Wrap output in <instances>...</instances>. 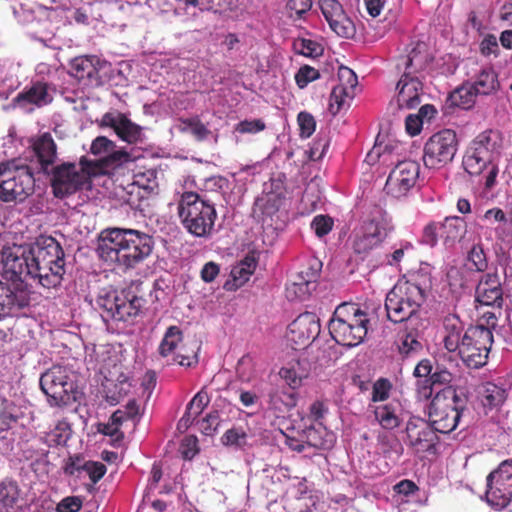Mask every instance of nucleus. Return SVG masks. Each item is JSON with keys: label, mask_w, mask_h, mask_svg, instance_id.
I'll list each match as a JSON object with an SVG mask.
<instances>
[{"label": "nucleus", "mask_w": 512, "mask_h": 512, "mask_svg": "<svg viewBox=\"0 0 512 512\" xmlns=\"http://www.w3.org/2000/svg\"><path fill=\"white\" fill-rule=\"evenodd\" d=\"M82 499L78 496H67L56 506L57 512H78L82 508Z\"/></svg>", "instance_id": "obj_64"}, {"label": "nucleus", "mask_w": 512, "mask_h": 512, "mask_svg": "<svg viewBox=\"0 0 512 512\" xmlns=\"http://www.w3.org/2000/svg\"><path fill=\"white\" fill-rule=\"evenodd\" d=\"M266 124L261 119L243 120L235 125V132L240 134H255L263 131Z\"/></svg>", "instance_id": "obj_61"}, {"label": "nucleus", "mask_w": 512, "mask_h": 512, "mask_svg": "<svg viewBox=\"0 0 512 512\" xmlns=\"http://www.w3.org/2000/svg\"><path fill=\"white\" fill-rule=\"evenodd\" d=\"M0 319L29 305L30 297L24 283L37 281L44 288L58 287L65 274V254L53 237H40L36 242L4 247L1 253Z\"/></svg>", "instance_id": "obj_1"}, {"label": "nucleus", "mask_w": 512, "mask_h": 512, "mask_svg": "<svg viewBox=\"0 0 512 512\" xmlns=\"http://www.w3.org/2000/svg\"><path fill=\"white\" fill-rule=\"evenodd\" d=\"M339 84L336 87H343L345 92L354 97V90L358 84L355 72L345 66H340L338 70Z\"/></svg>", "instance_id": "obj_49"}, {"label": "nucleus", "mask_w": 512, "mask_h": 512, "mask_svg": "<svg viewBox=\"0 0 512 512\" xmlns=\"http://www.w3.org/2000/svg\"><path fill=\"white\" fill-rule=\"evenodd\" d=\"M182 338L183 333L178 326H169L158 347L160 357L167 359V362L169 363V361H171V359L177 354L179 349L178 345L182 341Z\"/></svg>", "instance_id": "obj_32"}, {"label": "nucleus", "mask_w": 512, "mask_h": 512, "mask_svg": "<svg viewBox=\"0 0 512 512\" xmlns=\"http://www.w3.org/2000/svg\"><path fill=\"white\" fill-rule=\"evenodd\" d=\"M256 266V258L253 255H246L238 267L232 271L234 279L241 282L247 281L249 277L254 273Z\"/></svg>", "instance_id": "obj_47"}, {"label": "nucleus", "mask_w": 512, "mask_h": 512, "mask_svg": "<svg viewBox=\"0 0 512 512\" xmlns=\"http://www.w3.org/2000/svg\"><path fill=\"white\" fill-rule=\"evenodd\" d=\"M414 251L415 248L412 243L403 241L400 243L399 248H396L392 253L386 256L387 264L390 266H398L406 256H412Z\"/></svg>", "instance_id": "obj_55"}, {"label": "nucleus", "mask_w": 512, "mask_h": 512, "mask_svg": "<svg viewBox=\"0 0 512 512\" xmlns=\"http://www.w3.org/2000/svg\"><path fill=\"white\" fill-rule=\"evenodd\" d=\"M39 383L51 407L71 406L83 395L77 384L75 373L65 366H52L42 373Z\"/></svg>", "instance_id": "obj_8"}, {"label": "nucleus", "mask_w": 512, "mask_h": 512, "mask_svg": "<svg viewBox=\"0 0 512 512\" xmlns=\"http://www.w3.org/2000/svg\"><path fill=\"white\" fill-rule=\"evenodd\" d=\"M209 402V395L205 388H202L188 403L186 411L188 412V415H192L197 418L203 412L205 407L208 406Z\"/></svg>", "instance_id": "obj_51"}, {"label": "nucleus", "mask_w": 512, "mask_h": 512, "mask_svg": "<svg viewBox=\"0 0 512 512\" xmlns=\"http://www.w3.org/2000/svg\"><path fill=\"white\" fill-rule=\"evenodd\" d=\"M423 83L420 76H411L409 73L401 75L397 83V105L399 109H414L421 100L420 95Z\"/></svg>", "instance_id": "obj_25"}, {"label": "nucleus", "mask_w": 512, "mask_h": 512, "mask_svg": "<svg viewBox=\"0 0 512 512\" xmlns=\"http://www.w3.org/2000/svg\"><path fill=\"white\" fill-rule=\"evenodd\" d=\"M294 78L297 86L300 89H304L305 87L308 86L309 83L319 79L320 73L314 67H311L309 65H303L296 72Z\"/></svg>", "instance_id": "obj_57"}, {"label": "nucleus", "mask_w": 512, "mask_h": 512, "mask_svg": "<svg viewBox=\"0 0 512 512\" xmlns=\"http://www.w3.org/2000/svg\"><path fill=\"white\" fill-rule=\"evenodd\" d=\"M477 94L470 85H463L450 93L448 102L451 106L470 109L475 104Z\"/></svg>", "instance_id": "obj_35"}, {"label": "nucleus", "mask_w": 512, "mask_h": 512, "mask_svg": "<svg viewBox=\"0 0 512 512\" xmlns=\"http://www.w3.org/2000/svg\"><path fill=\"white\" fill-rule=\"evenodd\" d=\"M468 403L462 390L447 386L436 393L429 406V419L433 428L447 434L456 429Z\"/></svg>", "instance_id": "obj_7"}, {"label": "nucleus", "mask_w": 512, "mask_h": 512, "mask_svg": "<svg viewBox=\"0 0 512 512\" xmlns=\"http://www.w3.org/2000/svg\"><path fill=\"white\" fill-rule=\"evenodd\" d=\"M392 389L391 382L386 378H379L372 387L371 401L374 403H384L388 400Z\"/></svg>", "instance_id": "obj_53"}, {"label": "nucleus", "mask_w": 512, "mask_h": 512, "mask_svg": "<svg viewBox=\"0 0 512 512\" xmlns=\"http://www.w3.org/2000/svg\"><path fill=\"white\" fill-rule=\"evenodd\" d=\"M141 286L142 282H133L121 290L102 289L96 298V307L101 311L103 320L132 322L145 303Z\"/></svg>", "instance_id": "obj_4"}, {"label": "nucleus", "mask_w": 512, "mask_h": 512, "mask_svg": "<svg viewBox=\"0 0 512 512\" xmlns=\"http://www.w3.org/2000/svg\"><path fill=\"white\" fill-rule=\"evenodd\" d=\"M37 173L17 160L0 164V200L23 202L34 193Z\"/></svg>", "instance_id": "obj_9"}, {"label": "nucleus", "mask_w": 512, "mask_h": 512, "mask_svg": "<svg viewBox=\"0 0 512 512\" xmlns=\"http://www.w3.org/2000/svg\"><path fill=\"white\" fill-rule=\"evenodd\" d=\"M441 225V238L447 242H455L465 232L466 225L460 217H447Z\"/></svg>", "instance_id": "obj_37"}, {"label": "nucleus", "mask_w": 512, "mask_h": 512, "mask_svg": "<svg viewBox=\"0 0 512 512\" xmlns=\"http://www.w3.org/2000/svg\"><path fill=\"white\" fill-rule=\"evenodd\" d=\"M20 490L16 482L3 481L0 483V512H8L14 508L19 499Z\"/></svg>", "instance_id": "obj_38"}, {"label": "nucleus", "mask_w": 512, "mask_h": 512, "mask_svg": "<svg viewBox=\"0 0 512 512\" xmlns=\"http://www.w3.org/2000/svg\"><path fill=\"white\" fill-rule=\"evenodd\" d=\"M319 333L320 323L316 314L305 312L288 326L286 338L294 350H300L314 341Z\"/></svg>", "instance_id": "obj_16"}, {"label": "nucleus", "mask_w": 512, "mask_h": 512, "mask_svg": "<svg viewBox=\"0 0 512 512\" xmlns=\"http://www.w3.org/2000/svg\"><path fill=\"white\" fill-rule=\"evenodd\" d=\"M179 121L183 125L180 130L182 132L190 131L197 141L205 140L210 134V130L202 123L198 116L181 118Z\"/></svg>", "instance_id": "obj_44"}, {"label": "nucleus", "mask_w": 512, "mask_h": 512, "mask_svg": "<svg viewBox=\"0 0 512 512\" xmlns=\"http://www.w3.org/2000/svg\"><path fill=\"white\" fill-rule=\"evenodd\" d=\"M128 160L129 154L124 151H114L97 161L83 156L79 162L80 167L74 162H62L54 164L43 175L49 180L53 196L65 199L81 191L89 183L91 176L114 169Z\"/></svg>", "instance_id": "obj_2"}, {"label": "nucleus", "mask_w": 512, "mask_h": 512, "mask_svg": "<svg viewBox=\"0 0 512 512\" xmlns=\"http://www.w3.org/2000/svg\"><path fill=\"white\" fill-rule=\"evenodd\" d=\"M70 426L65 421H59L55 428L47 434V442L52 445H63L70 436Z\"/></svg>", "instance_id": "obj_50"}, {"label": "nucleus", "mask_w": 512, "mask_h": 512, "mask_svg": "<svg viewBox=\"0 0 512 512\" xmlns=\"http://www.w3.org/2000/svg\"><path fill=\"white\" fill-rule=\"evenodd\" d=\"M199 346L196 342L184 344L179 347L177 354L169 361V364H178L191 367L198 363Z\"/></svg>", "instance_id": "obj_40"}, {"label": "nucleus", "mask_w": 512, "mask_h": 512, "mask_svg": "<svg viewBox=\"0 0 512 512\" xmlns=\"http://www.w3.org/2000/svg\"><path fill=\"white\" fill-rule=\"evenodd\" d=\"M379 217L364 221L353 241V250L357 254H365L378 247L387 234L393 230L391 219L385 211L378 210Z\"/></svg>", "instance_id": "obj_13"}, {"label": "nucleus", "mask_w": 512, "mask_h": 512, "mask_svg": "<svg viewBox=\"0 0 512 512\" xmlns=\"http://www.w3.org/2000/svg\"><path fill=\"white\" fill-rule=\"evenodd\" d=\"M420 173V165L414 160L399 162L389 173L385 191L394 198H401L415 186Z\"/></svg>", "instance_id": "obj_15"}, {"label": "nucleus", "mask_w": 512, "mask_h": 512, "mask_svg": "<svg viewBox=\"0 0 512 512\" xmlns=\"http://www.w3.org/2000/svg\"><path fill=\"white\" fill-rule=\"evenodd\" d=\"M475 298L482 305L502 306L503 289L497 272H489L481 276L475 290Z\"/></svg>", "instance_id": "obj_22"}, {"label": "nucleus", "mask_w": 512, "mask_h": 512, "mask_svg": "<svg viewBox=\"0 0 512 512\" xmlns=\"http://www.w3.org/2000/svg\"><path fill=\"white\" fill-rule=\"evenodd\" d=\"M507 398V391L494 383H486L482 393L481 402L489 409L501 406Z\"/></svg>", "instance_id": "obj_36"}, {"label": "nucleus", "mask_w": 512, "mask_h": 512, "mask_svg": "<svg viewBox=\"0 0 512 512\" xmlns=\"http://www.w3.org/2000/svg\"><path fill=\"white\" fill-rule=\"evenodd\" d=\"M369 321L368 314L357 304L344 302L336 307L328 329L337 344L352 348L364 341Z\"/></svg>", "instance_id": "obj_5"}, {"label": "nucleus", "mask_w": 512, "mask_h": 512, "mask_svg": "<svg viewBox=\"0 0 512 512\" xmlns=\"http://www.w3.org/2000/svg\"><path fill=\"white\" fill-rule=\"evenodd\" d=\"M247 434L241 427L228 429L221 440L225 446L243 447L246 444Z\"/></svg>", "instance_id": "obj_58"}, {"label": "nucleus", "mask_w": 512, "mask_h": 512, "mask_svg": "<svg viewBox=\"0 0 512 512\" xmlns=\"http://www.w3.org/2000/svg\"><path fill=\"white\" fill-rule=\"evenodd\" d=\"M433 267L428 263H421L416 270L408 272L404 279L399 280L409 290L414 289L417 295L427 300L433 286Z\"/></svg>", "instance_id": "obj_26"}, {"label": "nucleus", "mask_w": 512, "mask_h": 512, "mask_svg": "<svg viewBox=\"0 0 512 512\" xmlns=\"http://www.w3.org/2000/svg\"><path fill=\"white\" fill-rule=\"evenodd\" d=\"M101 125L112 128L121 140L129 144H135L142 138V127L120 112L105 113Z\"/></svg>", "instance_id": "obj_21"}, {"label": "nucleus", "mask_w": 512, "mask_h": 512, "mask_svg": "<svg viewBox=\"0 0 512 512\" xmlns=\"http://www.w3.org/2000/svg\"><path fill=\"white\" fill-rule=\"evenodd\" d=\"M406 435L408 445L414 449L416 453L434 452L438 436L430 422L420 418L411 417L406 424Z\"/></svg>", "instance_id": "obj_17"}, {"label": "nucleus", "mask_w": 512, "mask_h": 512, "mask_svg": "<svg viewBox=\"0 0 512 512\" xmlns=\"http://www.w3.org/2000/svg\"><path fill=\"white\" fill-rule=\"evenodd\" d=\"M458 150L457 134L443 129L432 134L423 149V163L428 169H441L450 164Z\"/></svg>", "instance_id": "obj_12"}, {"label": "nucleus", "mask_w": 512, "mask_h": 512, "mask_svg": "<svg viewBox=\"0 0 512 512\" xmlns=\"http://www.w3.org/2000/svg\"><path fill=\"white\" fill-rule=\"evenodd\" d=\"M153 248V237L145 232L108 228L99 234L96 252L104 262L131 269L147 259Z\"/></svg>", "instance_id": "obj_3"}, {"label": "nucleus", "mask_w": 512, "mask_h": 512, "mask_svg": "<svg viewBox=\"0 0 512 512\" xmlns=\"http://www.w3.org/2000/svg\"><path fill=\"white\" fill-rule=\"evenodd\" d=\"M140 414L139 404L135 399L130 400L123 408L117 409L110 416L118 425H122L126 421H135Z\"/></svg>", "instance_id": "obj_46"}, {"label": "nucleus", "mask_w": 512, "mask_h": 512, "mask_svg": "<svg viewBox=\"0 0 512 512\" xmlns=\"http://www.w3.org/2000/svg\"><path fill=\"white\" fill-rule=\"evenodd\" d=\"M424 303L425 300L419 297L414 289L409 290L400 282H397L386 295L387 319L393 323L411 324L412 317Z\"/></svg>", "instance_id": "obj_11"}, {"label": "nucleus", "mask_w": 512, "mask_h": 512, "mask_svg": "<svg viewBox=\"0 0 512 512\" xmlns=\"http://www.w3.org/2000/svg\"><path fill=\"white\" fill-rule=\"evenodd\" d=\"M177 213L181 224L191 235L202 238L212 235L217 219L215 205L198 193H182L177 203Z\"/></svg>", "instance_id": "obj_6"}, {"label": "nucleus", "mask_w": 512, "mask_h": 512, "mask_svg": "<svg viewBox=\"0 0 512 512\" xmlns=\"http://www.w3.org/2000/svg\"><path fill=\"white\" fill-rule=\"evenodd\" d=\"M311 227L318 237H323L332 230L333 219L327 215H317L314 217Z\"/></svg>", "instance_id": "obj_62"}, {"label": "nucleus", "mask_w": 512, "mask_h": 512, "mask_svg": "<svg viewBox=\"0 0 512 512\" xmlns=\"http://www.w3.org/2000/svg\"><path fill=\"white\" fill-rule=\"evenodd\" d=\"M441 238V225L440 223H429L423 230L422 241L426 245H436L438 238Z\"/></svg>", "instance_id": "obj_63"}, {"label": "nucleus", "mask_w": 512, "mask_h": 512, "mask_svg": "<svg viewBox=\"0 0 512 512\" xmlns=\"http://www.w3.org/2000/svg\"><path fill=\"white\" fill-rule=\"evenodd\" d=\"M376 422L385 430H393L401 424V405L398 401L369 405Z\"/></svg>", "instance_id": "obj_29"}, {"label": "nucleus", "mask_w": 512, "mask_h": 512, "mask_svg": "<svg viewBox=\"0 0 512 512\" xmlns=\"http://www.w3.org/2000/svg\"><path fill=\"white\" fill-rule=\"evenodd\" d=\"M131 383L128 379L119 380L105 388V396L108 403L116 405L122 401L131 391Z\"/></svg>", "instance_id": "obj_43"}, {"label": "nucleus", "mask_w": 512, "mask_h": 512, "mask_svg": "<svg viewBox=\"0 0 512 512\" xmlns=\"http://www.w3.org/2000/svg\"><path fill=\"white\" fill-rule=\"evenodd\" d=\"M499 147V132L489 129L478 134L467 149L492 162L493 156L498 152Z\"/></svg>", "instance_id": "obj_30"}, {"label": "nucleus", "mask_w": 512, "mask_h": 512, "mask_svg": "<svg viewBox=\"0 0 512 512\" xmlns=\"http://www.w3.org/2000/svg\"><path fill=\"white\" fill-rule=\"evenodd\" d=\"M104 64L96 55L78 56L71 60L69 73L83 85H98L101 79L99 72Z\"/></svg>", "instance_id": "obj_20"}, {"label": "nucleus", "mask_w": 512, "mask_h": 512, "mask_svg": "<svg viewBox=\"0 0 512 512\" xmlns=\"http://www.w3.org/2000/svg\"><path fill=\"white\" fill-rule=\"evenodd\" d=\"M300 128V136L302 138H309L315 131L316 121L314 117L308 112H300L297 117Z\"/></svg>", "instance_id": "obj_60"}, {"label": "nucleus", "mask_w": 512, "mask_h": 512, "mask_svg": "<svg viewBox=\"0 0 512 512\" xmlns=\"http://www.w3.org/2000/svg\"><path fill=\"white\" fill-rule=\"evenodd\" d=\"M431 60L427 44L417 42L407 55L399 58L396 67L403 74L409 73L411 76H419L427 68Z\"/></svg>", "instance_id": "obj_23"}, {"label": "nucleus", "mask_w": 512, "mask_h": 512, "mask_svg": "<svg viewBox=\"0 0 512 512\" xmlns=\"http://www.w3.org/2000/svg\"><path fill=\"white\" fill-rule=\"evenodd\" d=\"M443 327L444 347L449 352H456V349L459 348L458 345L461 342V338L463 336L462 332L464 328L461 320L456 315H448L444 318Z\"/></svg>", "instance_id": "obj_31"}, {"label": "nucleus", "mask_w": 512, "mask_h": 512, "mask_svg": "<svg viewBox=\"0 0 512 512\" xmlns=\"http://www.w3.org/2000/svg\"><path fill=\"white\" fill-rule=\"evenodd\" d=\"M29 417L26 408L4 399L0 409V432L23 428Z\"/></svg>", "instance_id": "obj_27"}, {"label": "nucleus", "mask_w": 512, "mask_h": 512, "mask_svg": "<svg viewBox=\"0 0 512 512\" xmlns=\"http://www.w3.org/2000/svg\"><path fill=\"white\" fill-rule=\"evenodd\" d=\"M293 48L296 53L306 57H316L321 54L320 45L310 39L300 38L295 40Z\"/></svg>", "instance_id": "obj_56"}, {"label": "nucleus", "mask_w": 512, "mask_h": 512, "mask_svg": "<svg viewBox=\"0 0 512 512\" xmlns=\"http://www.w3.org/2000/svg\"><path fill=\"white\" fill-rule=\"evenodd\" d=\"M63 469L64 473L69 476L81 478L84 474L87 475L92 485L100 481L107 471L102 462L86 460L81 455L69 457Z\"/></svg>", "instance_id": "obj_24"}, {"label": "nucleus", "mask_w": 512, "mask_h": 512, "mask_svg": "<svg viewBox=\"0 0 512 512\" xmlns=\"http://www.w3.org/2000/svg\"><path fill=\"white\" fill-rule=\"evenodd\" d=\"M132 184L147 191L157 186V171L153 168L137 167L133 170Z\"/></svg>", "instance_id": "obj_39"}, {"label": "nucleus", "mask_w": 512, "mask_h": 512, "mask_svg": "<svg viewBox=\"0 0 512 512\" xmlns=\"http://www.w3.org/2000/svg\"><path fill=\"white\" fill-rule=\"evenodd\" d=\"M353 96L345 92L343 87H334L330 95L329 110L332 114L339 113Z\"/></svg>", "instance_id": "obj_54"}, {"label": "nucleus", "mask_w": 512, "mask_h": 512, "mask_svg": "<svg viewBox=\"0 0 512 512\" xmlns=\"http://www.w3.org/2000/svg\"><path fill=\"white\" fill-rule=\"evenodd\" d=\"M468 261L476 271L483 272L487 268L486 254L480 244L473 245L468 253Z\"/></svg>", "instance_id": "obj_59"}, {"label": "nucleus", "mask_w": 512, "mask_h": 512, "mask_svg": "<svg viewBox=\"0 0 512 512\" xmlns=\"http://www.w3.org/2000/svg\"><path fill=\"white\" fill-rule=\"evenodd\" d=\"M15 100L20 106L35 105L40 108L50 104L53 97L46 82L36 81L18 93Z\"/></svg>", "instance_id": "obj_28"}, {"label": "nucleus", "mask_w": 512, "mask_h": 512, "mask_svg": "<svg viewBox=\"0 0 512 512\" xmlns=\"http://www.w3.org/2000/svg\"><path fill=\"white\" fill-rule=\"evenodd\" d=\"M490 163V161L468 149L462 161L465 171L470 175H480Z\"/></svg>", "instance_id": "obj_45"}, {"label": "nucleus", "mask_w": 512, "mask_h": 512, "mask_svg": "<svg viewBox=\"0 0 512 512\" xmlns=\"http://www.w3.org/2000/svg\"><path fill=\"white\" fill-rule=\"evenodd\" d=\"M322 269V262L317 258H312L308 261L307 266L302 269L298 274L299 281L295 285L301 287L305 285L307 290L311 284H315L320 277Z\"/></svg>", "instance_id": "obj_41"}, {"label": "nucleus", "mask_w": 512, "mask_h": 512, "mask_svg": "<svg viewBox=\"0 0 512 512\" xmlns=\"http://www.w3.org/2000/svg\"><path fill=\"white\" fill-rule=\"evenodd\" d=\"M321 12L333 32L342 38H353L356 33L354 22L347 16L338 0H319Z\"/></svg>", "instance_id": "obj_18"}, {"label": "nucleus", "mask_w": 512, "mask_h": 512, "mask_svg": "<svg viewBox=\"0 0 512 512\" xmlns=\"http://www.w3.org/2000/svg\"><path fill=\"white\" fill-rule=\"evenodd\" d=\"M453 379V375L445 370H437L431 374L429 379L417 380V393L420 398L429 399L433 393V387L437 384H449Z\"/></svg>", "instance_id": "obj_33"}, {"label": "nucleus", "mask_w": 512, "mask_h": 512, "mask_svg": "<svg viewBox=\"0 0 512 512\" xmlns=\"http://www.w3.org/2000/svg\"><path fill=\"white\" fill-rule=\"evenodd\" d=\"M312 8V0H288L286 9L288 17L293 20L304 19Z\"/></svg>", "instance_id": "obj_48"}, {"label": "nucleus", "mask_w": 512, "mask_h": 512, "mask_svg": "<svg viewBox=\"0 0 512 512\" xmlns=\"http://www.w3.org/2000/svg\"><path fill=\"white\" fill-rule=\"evenodd\" d=\"M492 343L493 333L488 327L470 326L465 330L456 352L467 367L478 369L487 363Z\"/></svg>", "instance_id": "obj_10"}, {"label": "nucleus", "mask_w": 512, "mask_h": 512, "mask_svg": "<svg viewBox=\"0 0 512 512\" xmlns=\"http://www.w3.org/2000/svg\"><path fill=\"white\" fill-rule=\"evenodd\" d=\"M281 199L276 194H268L263 198H258L255 201V207H257L263 215L272 216L275 214L280 207Z\"/></svg>", "instance_id": "obj_52"}, {"label": "nucleus", "mask_w": 512, "mask_h": 512, "mask_svg": "<svg viewBox=\"0 0 512 512\" xmlns=\"http://www.w3.org/2000/svg\"><path fill=\"white\" fill-rule=\"evenodd\" d=\"M486 499L494 507L505 508L512 500V459L505 460L488 474Z\"/></svg>", "instance_id": "obj_14"}, {"label": "nucleus", "mask_w": 512, "mask_h": 512, "mask_svg": "<svg viewBox=\"0 0 512 512\" xmlns=\"http://www.w3.org/2000/svg\"><path fill=\"white\" fill-rule=\"evenodd\" d=\"M398 347L399 352L404 356L420 351L422 344L418 341V331L415 328H409L408 324H405V330Z\"/></svg>", "instance_id": "obj_42"}, {"label": "nucleus", "mask_w": 512, "mask_h": 512, "mask_svg": "<svg viewBox=\"0 0 512 512\" xmlns=\"http://www.w3.org/2000/svg\"><path fill=\"white\" fill-rule=\"evenodd\" d=\"M497 75L493 70H482L470 85L477 95H489L498 88Z\"/></svg>", "instance_id": "obj_34"}, {"label": "nucleus", "mask_w": 512, "mask_h": 512, "mask_svg": "<svg viewBox=\"0 0 512 512\" xmlns=\"http://www.w3.org/2000/svg\"><path fill=\"white\" fill-rule=\"evenodd\" d=\"M32 158L29 166L34 167L37 174L49 171L57 158V146L50 133L45 132L31 139Z\"/></svg>", "instance_id": "obj_19"}]
</instances>
